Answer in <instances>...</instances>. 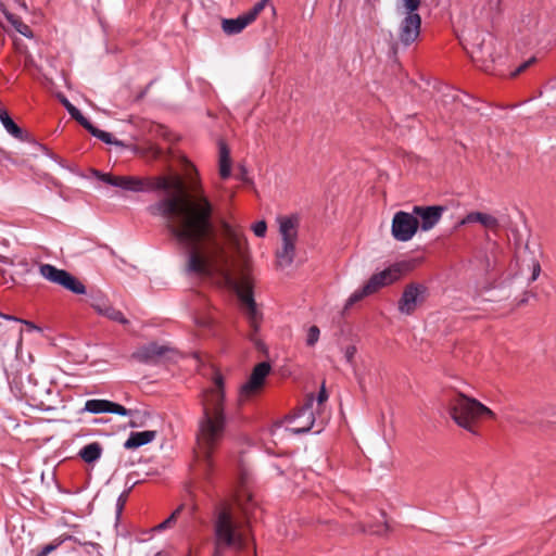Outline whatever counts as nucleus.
<instances>
[{
  "instance_id": "f257e3e1",
  "label": "nucleus",
  "mask_w": 556,
  "mask_h": 556,
  "mask_svg": "<svg viewBox=\"0 0 556 556\" xmlns=\"http://www.w3.org/2000/svg\"><path fill=\"white\" fill-rule=\"evenodd\" d=\"M192 190L194 195L191 199L173 195L149 205L147 210L152 216L166 218L170 233L186 250L185 273L210 277L228 263V256L224 245L212 240V202L199 184L192 186Z\"/></svg>"
},
{
  "instance_id": "f03ea898",
  "label": "nucleus",
  "mask_w": 556,
  "mask_h": 556,
  "mask_svg": "<svg viewBox=\"0 0 556 556\" xmlns=\"http://www.w3.org/2000/svg\"><path fill=\"white\" fill-rule=\"evenodd\" d=\"M201 403L198 442L210 464V451L224 438L227 424L224 378L219 372L214 375L213 387L203 392Z\"/></svg>"
},
{
  "instance_id": "7ed1b4c3",
  "label": "nucleus",
  "mask_w": 556,
  "mask_h": 556,
  "mask_svg": "<svg viewBox=\"0 0 556 556\" xmlns=\"http://www.w3.org/2000/svg\"><path fill=\"white\" fill-rule=\"evenodd\" d=\"M213 544L212 556H224L226 551L242 552L252 540L249 523L238 520L230 505L220 503L213 511Z\"/></svg>"
},
{
  "instance_id": "20e7f679",
  "label": "nucleus",
  "mask_w": 556,
  "mask_h": 556,
  "mask_svg": "<svg viewBox=\"0 0 556 556\" xmlns=\"http://www.w3.org/2000/svg\"><path fill=\"white\" fill-rule=\"evenodd\" d=\"M451 418L457 426L478 435L477 422L484 418H494V413L476 399L463 393L452 395L447 403Z\"/></svg>"
},
{
  "instance_id": "39448f33",
  "label": "nucleus",
  "mask_w": 556,
  "mask_h": 556,
  "mask_svg": "<svg viewBox=\"0 0 556 556\" xmlns=\"http://www.w3.org/2000/svg\"><path fill=\"white\" fill-rule=\"evenodd\" d=\"M93 175L104 184L129 192L168 191L173 184L166 177L115 176L94 169Z\"/></svg>"
},
{
  "instance_id": "423d86ee",
  "label": "nucleus",
  "mask_w": 556,
  "mask_h": 556,
  "mask_svg": "<svg viewBox=\"0 0 556 556\" xmlns=\"http://www.w3.org/2000/svg\"><path fill=\"white\" fill-rule=\"evenodd\" d=\"M226 278L235 289L240 302L244 307V314L252 329V332L249 334V339L257 345L258 339L256 338V333L263 320V314L258 311L257 304L254 300L252 281L248 276H242L237 281L232 280L228 274L226 275Z\"/></svg>"
},
{
  "instance_id": "0eeeda50",
  "label": "nucleus",
  "mask_w": 556,
  "mask_h": 556,
  "mask_svg": "<svg viewBox=\"0 0 556 556\" xmlns=\"http://www.w3.org/2000/svg\"><path fill=\"white\" fill-rule=\"evenodd\" d=\"M496 38L490 33L477 31L468 52L472 62L480 70L491 73L496 60Z\"/></svg>"
},
{
  "instance_id": "6e6552de",
  "label": "nucleus",
  "mask_w": 556,
  "mask_h": 556,
  "mask_svg": "<svg viewBox=\"0 0 556 556\" xmlns=\"http://www.w3.org/2000/svg\"><path fill=\"white\" fill-rule=\"evenodd\" d=\"M421 0H400L397 10L403 8L405 16L399 26V41L405 48L414 43L419 35L421 28V16L417 12L420 7Z\"/></svg>"
},
{
  "instance_id": "1a4fd4ad",
  "label": "nucleus",
  "mask_w": 556,
  "mask_h": 556,
  "mask_svg": "<svg viewBox=\"0 0 556 556\" xmlns=\"http://www.w3.org/2000/svg\"><path fill=\"white\" fill-rule=\"evenodd\" d=\"M39 273L48 281L60 285L75 294L86 293L85 285L65 269L56 268L51 264H42L39 267Z\"/></svg>"
},
{
  "instance_id": "9d476101",
  "label": "nucleus",
  "mask_w": 556,
  "mask_h": 556,
  "mask_svg": "<svg viewBox=\"0 0 556 556\" xmlns=\"http://www.w3.org/2000/svg\"><path fill=\"white\" fill-rule=\"evenodd\" d=\"M428 295V288L424 283H408L397 302V309L401 314L413 315L416 308L422 304Z\"/></svg>"
},
{
  "instance_id": "9b49d317",
  "label": "nucleus",
  "mask_w": 556,
  "mask_h": 556,
  "mask_svg": "<svg viewBox=\"0 0 556 556\" xmlns=\"http://www.w3.org/2000/svg\"><path fill=\"white\" fill-rule=\"evenodd\" d=\"M313 403L314 395L311 394L307 396L306 402L288 418L289 425L286 427V431L292 434H303L312 429L315 422Z\"/></svg>"
},
{
  "instance_id": "f8f14e48",
  "label": "nucleus",
  "mask_w": 556,
  "mask_h": 556,
  "mask_svg": "<svg viewBox=\"0 0 556 556\" xmlns=\"http://www.w3.org/2000/svg\"><path fill=\"white\" fill-rule=\"evenodd\" d=\"M419 228V220L412 213L399 211L392 219L391 232L395 240L406 242L410 240Z\"/></svg>"
},
{
  "instance_id": "ddd939ff",
  "label": "nucleus",
  "mask_w": 556,
  "mask_h": 556,
  "mask_svg": "<svg viewBox=\"0 0 556 556\" xmlns=\"http://www.w3.org/2000/svg\"><path fill=\"white\" fill-rule=\"evenodd\" d=\"M269 371L270 365L267 362L258 363L254 367L249 380L239 390L237 400L239 406L244 404L261 389Z\"/></svg>"
},
{
  "instance_id": "4468645a",
  "label": "nucleus",
  "mask_w": 556,
  "mask_h": 556,
  "mask_svg": "<svg viewBox=\"0 0 556 556\" xmlns=\"http://www.w3.org/2000/svg\"><path fill=\"white\" fill-rule=\"evenodd\" d=\"M402 264H393L380 273L374 274L369 280L365 283L366 289L371 294L378 292L381 288L392 285L393 282L401 279L403 275Z\"/></svg>"
},
{
  "instance_id": "2eb2a0df",
  "label": "nucleus",
  "mask_w": 556,
  "mask_h": 556,
  "mask_svg": "<svg viewBox=\"0 0 556 556\" xmlns=\"http://www.w3.org/2000/svg\"><path fill=\"white\" fill-rule=\"evenodd\" d=\"M446 211L445 206L431 205L421 206L415 205L413 207V215L420 219L419 227L422 231L431 230L442 218L443 213Z\"/></svg>"
},
{
  "instance_id": "dca6fc26",
  "label": "nucleus",
  "mask_w": 556,
  "mask_h": 556,
  "mask_svg": "<svg viewBox=\"0 0 556 556\" xmlns=\"http://www.w3.org/2000/svg\"><path fill=\"white\" fill-rule=\"evenodd\" d=\"M91 307L101 316L109 318L110 320L116 321L122 325L128 324V319L124 314L113 307V305L102 294H96L91 296Z\"/></svg>"
},
{
  "instance_id": "f3484780",
  "label": "nucleus",
  "mask_w": 556,
  "mask_h": 556,
  "mask_svg": "<svg viewBox=\"0 0 556 556\" xmlns=\"http://www.w3.org/2000/svg\"><path fill=\"white\" fill-rule=\"evenodd\" d=\"M167 351L166 346L152 342L139 348L131 357L143 364H156Z\"/></svg>"
},
{
  "instance_id": "a211bd4d",
  "label": "nucleus",
  "mask_w": 556,
  "mask_h": 556,
  "mask_svg": "<svg viewBox=\"0 0 556 556\" xmlns=\"http://www.w3.org/2000/svg\"><path fill=\"white\" fill-rule=\"evenodd\" d=\"M282 242L295 243L298 239L299 217L296 215L278 218Z\"/></svg>"
},
{
  "instance_id": "6ab92c4d",
  "label": "nucleus",
  "mask_w": 556,
  "mask_h": 556,
  "mask_svg": "<svg viewBox=\"0 0 556 556\" xmlns=\"http://www.w3.org/2000/svg\"><path fill=\"white\" fill-rule=\"evenodd\" d=\"M471 223H479L484 228L490 229V230H496L500 227V222H498V219L495 216H493L491 214L482 213V212H470V213H468L460 220L459 224L460 225H466V224H471Z\"/></svg>"
},
{
  "instance_id": "aec40b11",
  "label": "nucleus",
  "mask_w": 556,
  "mask_h": 556,
  "mask_svg": "<svg viewBox=\"0 0 556 556\" xmlns=\"http://www.w3.org/2000/svg\"><path fill=\"white\" fill-rule=\"evenodd\" d=\"M155 438L156 431L154 430L130 432L128 439L124 443V448L136 450L142 445L151 443Z\"/></svg>"
},
{
  "instance_id": "412c9836",
  "label": "nucleus",
  "mask_w": 556,
  "mask_h": 556,
  "mask_svg": "<svg viewBox=\"0 0 556 556\" xmlns=\"http://www.w3.org/2000/svg\"><path fill=\"white\" fill-rule=\"evenodd\" d=\"M223 235L225 239L228 241L230 247L236 250L238 253H241L244 247V238L240 231V229L231 226L228 223H223Z\"/></svg>"
},
{
  "instance_id": "4be33fe9",
  "label": "nucleus",
  "mask_w": 556,
  "mask_h": 556,
  "mask_svg": "<svg viewBox=\"0 0 556 556\" xmlns=\"http://www.w3.org/2000/svg\"><path fill=\"white\" fill-rule=\"evenodd\" d=\"M0 122L3 125L4 129L15 139L20 141H27L28 134L25 132L9 115V113L0 109Z\"/></svg>"
},
{
  "instance_id": "5701e85b",
  "label": "nucleus",
  "mask_w": 556,
  "mask_h": 556,
  "mask_svg": "<svg viewBox=\"0 0 556 556\" xmlns=\"http://www.w3.org/2000/svg\"><path fill=\"white\" fill-rule=\"evenodd\" d=\"M249 25L250 22L248 18L244 14H241L236 18H224L222 22V29L226 35H237Z\"/></svg>"
},
{
  "instance_id": "b1692460",
  "label": "nucleus",
  "mask_w": 556,
  "mask_h": 556,
  "mask_svg": "<svg viewBox=\"0 0 556 556\" xmlns=\"http://www.w3.org/2000/svg\"><path fill=\"white\" fill-rule=\"evenodd\" d=\"M218 148H219V160H218L219 175L223 179H227V178H229V176L231 174L230 151L224 141H219Z\"/></svg>"
},
{
  "instance_id": "393cba45",
  "label": "nucleus",
  "mask_w": 556,
  "mask_h": 556,
  "mask_svg": "<svg viewBox=\"0 0 556 556\" xmlns=\"http://www.w3.org/2000/svg\"><path fill=\"white\" fill-rule=\"evenodd\" d=\"M295 255V243L282 242V247L277 251V264L279 267H288L293 263Z\"/></svg>"
},
{
  "instance_id": "a878e982",
  "label": "nucleus",
  "mask_w": 556,
  "mask_h": 556,
  "mask_svg": "<svg viewBox=\"0 0 556 556\" xmlns=\"http://www.w3.org/2000/svg\"><path fill=\"white\" fill-rule=\"evenodd\" d=\"M103 448L99 442H92L85 445L78 453L80 458L87 463L92 464L97 462L102 455Z\"/></svg>"
},
{
  "instance_id": "bb28decb",
  "label": "nucleus",
  "mask_w": 556,
  "mask_h": 556,
  "mask_svg": "<svg viewBox=\"0 0 556 556\" xmlns=\"http://www.w3.org/2000/svg\"><path fill=\"white\" fill-rule=\"evenodd\" d=\"M8 20L9 23L15 28L17 33L23 35L26 38H33V31L30 27L22 22L18 17H16L14 14L7 11V9L2 12Z\"/></svg>"
},
{
  "instance_id": "cd10ccee",
  "label": "nucleus",
  "mask_w": 556,
  "mask_h": 556,
  "mask_svg": "<svg viewBox=\"0 0 556 556\" xmlns=\"http://www.w3.org/2000/svg\"><path fill=\"white\" fill-rule=\"evenodd\" d=\"M86 412L91 414L109 413V400L92 399L85 403Z\"/></svg>"
},
{
  "instance_id": "c85d7f7f",
  "label": "nucleus",
  "mask_w": 556,
  "mask_h": 556,
  "mask_svg": "<svg viewBox=\"0 0 556 556\" xmlns=\"http://www.w3.org/2000/svg\"><path fill=\"white\" fill-rule=\"evenodd\" d=\"M67 540H74L76 539L72 535L64 534L58 539H55L53 542L45 545L36 556H48L50 553L54 552L59 546H61L65 541Z\"/></svg>"
},
{
  "instance_id": "c756f323",
  "label": "nucleus",
  "mask_w": 556,
  "mask_h": 556,
  "mask_svg": "<svg viewBox=\"0 0 556 556\" xmlns=\"http://www.w3.org/2000/svg\"><path fill=\"white\" fill-rule=\"evenodd\" d=\"M61 102L62 104L64 105V108L66 109V111L68 112V114L76 121L78 122L83 127L87 124V122L89 121L88 118H86L81 112L75 106L73 105L68 100L67 98L63 97L61 99Z\"/></svg>"
},
{
  "instance_id": "7c9ffc66",
  "label": "nucleus",
  "mask_w": 556,
  "mask_h": 556,
  "mask_svg": "<svg viewBox=\"0 0 556 556\" xmlns=\"http://www.w3.org/2000/svg\"><path fill=\"white\" fill-rule=\"evenodd\" d=\"M371 295L370 291L366 289V285L355 290L346 300L344 304V311L350 309L355 303L362 301L364 298Z\"/></svg>"
},
{
  "instance_id": "2f4dec72",
  "label": "nucleus",
  "mask_w": 556,
  "mask_h": 556,
  "mask_svg": "<svg viewBox=\"0 0 556 556\" xmlns=\"http://www.w3.org/2000/svg\"><path fill=\"white\" fill-rule=\"evenodd\" d=\"M84 128L88 130L93 137L100 139L101 141L108 144L113 143L112 135L110 132L97 128L89 121L84 126Z\"/></svg>"
},
{
  "instance_id": "473e14b6",
  "label": "nucleus",
  "mask_w": 556,
  "mask_h": 556,
  "mask_svg": "<svg viewBox=\"0 0 556 556\" xmlns=\"http://www.w3.org/2000/svg\"><path fill=\"white\" fill-rule=\"evenodd\" d=\"M268 0H260L248 12L243 13L250 24L256 20L258 14L265 9Z\"/></svg>"
},
{
  "instance_id": "72a5a7b5",
  "label": "nucleus",
  "mask_w": 556,
  "mask_h": 556,
  "mask_svg": "<svg viewBox=\"0 0 556 556\" xmlns=\"http://www.w3.org/2000/svg\"><path fill=\"white\" fill-rule=\"evenodd\" d=\"M184 509V505H180L178 506L172 514L168 518H166L163 522H161L160 525L156 526V530L157 531H161V530H165L169 527H172V525L177 520V517L179 516V514Z\"/></svg>"
},
{
  "instance_id": "f704fd0d",
  "label": "nucleus",
  "mask_w": 556,
  "mask_h": 556,
  "mask_svg": "<svg viewBox=\"0 0 556 556\" xmlns=\"http://www.w3.org/2000/svg\"><path fill=\"white\" fill-rule=\"evenodd\" d=\"M109 413L116 414V415H119V416H129V415H131V410L130 409H127L125 406H123V405H121L118 403L112 402V401H109Z\"/></svg>"
},
{
  "instance_id": "c9c22d12",
  "label": "nucleus",
  "mask_w": 556,
  "mask_h": 556,
  "mask_svg": "<svg viewBox=\"0 0 556 556\" xmlns=\"http://www.w3.org/2000/svg\"><path fill=\"white\" fill-rule=\"evenodd\" d=\"M320 330L317 326H311L307 331L306 344L313 346L319 339Z\"/></svg>"
},
{
  "instance_id": "e433bc0d",
  "label": "nucleus",
  "mask_w": 556,
  "mask_h": 556,
  "mask_svg": "<svg viewBox=\"0 0 556 556\" xmlns=\"http://www.w3.org/2000/svg\"><path fill=\"white\" fill-rule=\"evenodd\" d=\"M389 527L387 521L384 520L383 523L377 525V526H370L368 528H363V532H368L370 534H383L388 531Z\"/></svg>"
},
{
  "instance_id": "4c0bfd02",
  "label": "nucleus",
  "mask_w": 556,
  "mask_h": 556,
  "mask_svg": "<svg viewBox=\"0 0 556 556\" xmlns=\"http://www.w3.org/2000/svg\"><path fill=\"white\" fill-rule=\"evenodd\" d=\"M252 230L256 237L263 238L266 235L267 225L264 220H258L252 226Z\"/></svg>"
},
{
  "instance_id": "58836bf2",
  "label": "nucleus",
  "mask_w": 556,
  "mask_h": 556,
  "mask_svg": "<svg viewBox=\"0 0 556 556\" xmlns=\"http://www.w3.org/2000/svg\"><path fill=\"white\" fill-rule=\"evenodd\" d=\"M530 267H531V277L529 278V282H533L539 278V276L541 274V265L535 258H532Z\"/></svg>"
},
{
  "instance_id": "ea45409f",
  "label": "nucleus",
  "mask_w": 556,
  "mask_h": 556,
  "mask_svg": "<svg viewBox=\"0 0 556 556\" xmlns=\"http://www.w3.org/2000/svg\"><path fill=\"white\" fill-rule=\"evenodd\" d=\"M244 496L247 497V502H251V501H252V496H251V494H247V495H244ZM238 504H239V506L242 508L243 513H244L245 515H248V514H249V511H250V507H249L248 503H245V502L243 501V495H239V496H238Z\"/></svg>"
},
{
  "instance_id": "a19ab883",
  "label": "nucleus",
  "mask_w": 556,
  "mask_h": 556,
  "mask_svg": "<svg viewBox=\"0 0 556 556\" xmlns=\"http://www.w3.org/2000/svg\"><path fill=\"white\" fill-rule=\"evenodd\" d=\"M535 61V58H531L528 61L521 63L513 73V76H516L520 73H522L526 68H528L533 62Z\"/></svg>"
},
{
  "instance_id": "79ce46f5",
  "label": "nucleus",
  "mask_w": 556,
  "mask_h": 556,
  "mask_svg": "<svg viewBox=\"0 0 556 556\" xmlns=\"http://www.w3.org/2000/svg\"><path fill=\"white\" fill-rule=\"evenodd\" d=\"M356 354V348L354 345H349L344 351V357L348 363H352L354 359V356Z\"/></svg>"
},
{
  "instance_id": "37998d69",
  "label": "nucleus",
  "mask_w": 556,
  "mask_h": 556,
  "mask_svg": "<svg viewBox=\"0 0 556 556\" xmlns=\"http://www.w3.org/2000/svg\"><path fill=\"white\" fill-rule=\"evenodd\" d=\"M195 323L200 326V327H204V328H208L211 327L212 325V320L207 317H202V318H197L195 319Z\"/></svg>"
},
{
  "instance_id": "c03bdc74",
  "label": "nucleus",
  "mask_w": 556,
  "mask_h": 556,
  "mask_svg": "<svg viewBox=\"0 0 556 556\" xmlns=\"http://www.w3.org/2000/svg\"><path fill=\"white\" fill-rule=\"evenodd\" d=\"M126 498H127V493H126V492L122 493V494L118 496V498H117V504H116V506H117V511H118V513L122 510L123 506L125 505V503H126Z\"/></svg>"
},
{
  "instance_id": "a18cd8bd",
  "label": "nucleus",
  "mask_w": 556,
  "mask_h": 556,
  "mask_svg": "<svg viewBox=\"0 0 556 556\" xmlns=\"http://www.w3.org/2000/svg\"><path fill=\"white\" fill-rule=\"evenodd\" d=\"M327 399H328V395H327L325 387L323 386L318 393L317 402H318V404H323Z\"/></svg>"
},
{
  "instance_id": "49530a36",
  "label": "nucleus",
  "mask_w": 556,
  "mask_h": 556,
  "mask_svg": "<svg viewBox=\"0 0 556 556\" xmlns=\"http://www.w3.org/2000/svg\"><path fill=\"white\" fill-rule=\"evenodd\" d=\"M0 317L4 318L7 320H13V321H17V323L23 321V319H21V318H17V317L12 316V315L3 314L1 312H0Z\"/></svg>"
},
{
  "instance_id": "de8ad7c7",
  "label": "nucleus",
  "mask_w": 556,
  "mask_h": 556,
  "mask_svg": "<svg viewBox=\"0 0 556 556\" xmlns=\"http://www.w3.org/2000/svg\"><path fill=\"white\" fill-rule=\"evenodd\" d=\"M22 323L25 324L28 327V329L39 330V328L35 324H33L31 321L23 320Z\"/></svg>"
},
{
  "instance_id": "09e8293b",
  "label": "nucleus",
  "mask_w": 556,
  "mask_h": 556,
  "mask_svg": "<svg viewBox=\"0 0 556 556\" xmlns=\"http://www.w3.org/2000/svg\"><path fill=\"white\" fill-rule=\"evenodd\" d=\"M0 262L5 264H12V262H9L8 257L0 255Z\"/></svg>"
},
{
  "instance_id": "8fccbe9b",
  "label": "nucleus",
  "mask_w": 556,
  "mask_h": 556,
  "mask_svg": "<svg viewBox=\"0 0 556 556\" xmlns=\"http://www.w3.org/2000/svg\"><path fill=\"white\" fill-rule=\"evenodd\" d=\"M175 184H176V188H177L179 191H181V190H182V184H181V181L176 180V181H175Z\"/></svg>"
},
{
  "instance_id": "3c124183",
  "label": "nucleus",
  "mask_w": 556,
  "mask_h": 556,
  "mask_svg": "<svg viewBox=\"0 0 556 556\" xmlns=\"http://www.w3.org/2000/svg\"><path fill=\"white\" fill-rule=\"evenodd\" d=\"M5 10V5L0 1V11L3 12Z\"/></svg>"
},
{
  "instance_id": "603ef678",
  "label": "nucleus",
  "mask_w": 556,
  "mask_h": 556,
  "mask_svg": "<svg viewBox=\"0 0 556 556\" xmlns=\"http://www.w3.org/2000/svg\"><path fill=\"white\" fill-rule=\"evenodd\" d=\"M526 302H527V299H523V300H521V302H520V303H521V304H523V303H526Z\"/></svg>"
}]
</instances>
